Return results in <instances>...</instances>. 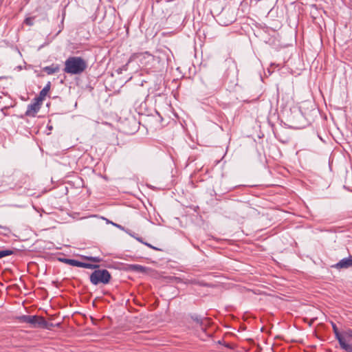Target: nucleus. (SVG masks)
Listing matches in <instances>:
<instances>
[{"label": "nucleus", "instance_id": "obj_1", "mask_svg": "<svg viewBox=\"0 0 352 352\" xmlns=\"http://www.w3.org/2000/svg\"><path fill=\"white\" fill-rule=\"evenodd\" d=\"M87 68V61L80 56H69L65 62L63 71L69 74L79 75Z\"/></svg>", "mask_w": 352, "mask_h": 352}, {"label": "nucleus", "instance_id": "obj_2", "mask_svg": "<svg viewBox=\"0 0 352 352\" xmlns=\"http://www.w3.org/2000/svg\"><path fill=\"white\" fill-rule=\"evenodd\" d=\"M18 320L21 322L30 324L35 328H43L51 329L54 326L52 323H49L43 316H29L23 315L18 318Z\"/></svg>", "mask_w": 352, "mask_h": 352}, {"label": "nucleus", "instance_id": "obj_3", "mask_svg": "<svg viewBox=\"0 0 352 352\" xmlns=\"http://www.w3.org/2000/svg\"><path fill=\"white\" fill-rule=\"evenodd\" d=\"M111 279V275L107 270H96L90 275V281L97 285L100 283L108 284Z\"/></svg>", "mask_w": 352, "mask_h": 352}, {"label": "nucleus", "instance_id": "obj_4", "mask_svg": "<svg viewBox=\"0 0 352 352\" xmlns=\"http://www.w3.org/2000/svg\"><path fill=\"white\" fill-rule=\"evenodd\" d=\"M333 333L335 334L336 340L340 346V348L344 350L346 352H352V344H349L347 341L350 339V337L346 336L347 330L340 333L336 326V324L331 322Z\"/></svg>", "mask_w": 352, "mask_h": 352}, {"label": "nucleus", "instance_id": "obj_5", "mask_svg": "<svg viewBox=\"0 0 352 352\" xmlns=\"http://www.w3.org/2000/svg\"><path fill=\"white\" fill-rule=\"evenodd\" d=\"M218 17L220 23L224 26L232 24L236 19L234 11L226 9L222 10Z\"/></svg>", "mask_w": 352, "mask_h": 352}, {"label": "nucleus", "instance_id": "obj_6", "mask_svg": "<svg viewBox=\"0 0 352 352\" xmlns=\"http://www.w3.org/2000/svg\"><path fill=\"white\" fill-rule=\"evenodd\" d=\"M41 102L36 98H34V102L28 106L25 116L34 117L41 108Z\"/></svg>", "mask_w": 352, "mask_h": 352}, {"label": "nucleus", "instance_id": "obj_7", "mask_svg": "<svg viewBox=\"0 0 352 352\" xmlns=\"http://www.w3.org/2000/svg\"><path fill=\"white\" fill-rule=\"evenodd\" d=\"M333 267L337 269H347L352 267V256L340 260Z\"/></svg>", "mask_w": 352, "mask_h": 352}, {"label": "nucleus", "instance_id": "obj_8", "mask_svg": "<svg viewBox=\"0 0 352 352\" xmlns=\"http://www.w3.org/2000/svg\"><path fill=\"white\" fill-rule=\"evenodd\" d=\"M43 71L46 72L48 75H50L58 72L60 71V67L58 65L52 64L50 66L43 67Z\"/></svg>", "mask_w": 352, "mask_h": 352}, {"label": "nucleus", "instance_id": "obj_9", "mask_svg": "<svg viewBox=\"0 0 352 352\" xmlns=\"http://www.w3.org/2000/svg\"><path fill=\"white\" fill-rule=\"evenodd\" d=\"M51 87V82H48L46 86L40 91L39 96L36 98L38 101L43 102L47 93L50 91Z\"/></svg>", "mask_w": 352, "mask_h": 352}, {"label": "nucleus", "instance_id": "obj_10", "mask_svg": "<svg viewBox=\"0 0 352 352\" xmlns=\"http://www.w3.org/2000/svg\"><path fill=\"white\" fill-rule=\"evenodd\" d=\"M58 261H60L62 263H64L65 264H68L72 266L79 267L80 266V261L75 260V259H70V258H59Z\"/></svg>", "mask_w": 352, "mask_h": 352}, {"label": "nucleus", "instance_id": "obj_11", "mask_svg": "<svg viewBox=\"0 0 352 352\" xmlns=\"http://www.w3.org/2000/svg\"><path fill=\"white\" fill-rule=\"evenodd\" d=\"M191 318L195 321L196 322L197 324H199L201 329H204V327H203V324L204 322H205L206 321H208V318H200L199 316H197V315H195V316H191Z\"/></svg>", "mask_w": 352, "mask_h": 352}, {"label": "nucleus", "instance_id": "obj_12", "mask_svg": "<svg viewBox=\"0 0 352 352\" xmlns=\"http://www.w3.org/2000/svg\"><path fill=\"white\" fill-rule=\"evenodd\" d=\"M80 267H83V268H87V269H94L95 270H98L100 265H97V264H91V263H84V262H80Z\"/></svg>", "mask_w": 352, "mask_h": 352}, {"label": "nucleus", "instance_id": "obj_13", "mask_svg": "<svg viewBox=\"0 0 352 352\" xmlns=\"http://www.w3.org/2000/svg\"><path fill=\"white\" fill-rule=\"evenodd\" d=\"M81 258L82 260L91 261L94 263H100V261H102V258H100V257L82 256Z\"/></svg>", "mask_w": 352, "mask_h": 352}, {"label": "nucleus", "instance_id": "obj_14", "mask_svg": "<svg viewBox=\"0 0 352 352\" xmlns=\"http://www.w3.org/2000/svg\"><path fill=\"white\" fill-rule=\"evenodd\" d=\"M131 269L138 272L144 273L146 272V267L140 265H131Z\"/></svg>", "mask_w": 352, "mask_h": 352}, {"label": "nucleus", "instance_id": "obj_15", "mask_svg": "<svg viewBox=\"0 0 352 352\" xmlns=\"http://www.w3.org/2000/svg\"><path fill=\"white\" fill-rule=\"evenodd\" d=\"M14 251L12 250H1L0 251V258L10 256L14 254Z\"/></svg>", "mask_w": 352, "mask_h": 352}, {"label": "nucleus", "instance_id": "obj_16", "mask_svg": "<svg viewBox=\"0 0 352 352\" xmlns=\"http://www.w3.org/2000/svg\"><path fill=\"white\" fill-rule=\"evenodd\" d=\"M138 56V54H133V55L130 57V58H129V60L128 63H127L126 65H123V66H122V68H120V70H123V69H124V70H126V68H127V65H128V64H129L131 61H132L134 58H137Z\"/></svg>", "mask_w": 352, "mask_h": 352}, {"label": "nucleus", "instance_id": "obj_17", "mask_svg": "<svg viewBox=\"0 0 352 352\" xmlns=\"http://www.w3.org/2000/svg\"><path fill=\"white\" fill-rule=\"evenodd\" d=\"M192 283H193L195 284H198L200 286L212 287L211 284H209V283H204V282H200V281H197V280H192Z\"/></svg>", "mask_w": 352, "mask_h": 352}, {"label": "nucleus", "instance_id": "obj_18", "mask_svg": "<svg viewBox=\"0 0 352 352\" xmlns=\"http://www.w3.org/2000/svg\"><path fill=\"white\" fill-rule=\"evenodd\" d=\"M33 17H28L25 19L24 23L28 25H33Z\"/></svg>", "mask_w": 352, "mask_h": 352}, {"label": "nucleus", "instance_id": "obj_19", "mask_svg": "<svg viewBox=\"0 0 352 352\" xmlns=\"http://www.w3.org/2000/svg\"><path fill=\"white\" fill-rule=\"evenodd\" d=\"M208 321H206L205 322H204L203 324V327H204V329H201L204 331H206V329L208 327H209L210 324H211V320L210 318H208Z\"/></svg>", "mask_w": 352, "mask_h": 352}, {"label": "nucleus", "instance_id": "obj_20", "mask_svg": "<svg viewBox=\"0 0 352 352\" xmlns=\"http://www.w3.org/2000/svg\"><path fill=\"white\" fill-rule=\"evenodd\" d=\"M144 244H145L146 246L149 247L150 248H152L153 250H162L161 249H159L156 247H154L151 244H149V243H144Z\"/></svg>", "mask_w": 352, "mask_h": 352}, {"label": "nucleus", "instance_id": "obj_21", "mask_svg": "<svg viewBox=\"0 0 352 352\" xmlns=\"http://www.w3.org/2000/svg\"><path fill=\"white\" fill-rule=\"evenodd\" d=\"M346 336L347 337H350V338H352V329H347V332L346 333Z\"/></svg>", "mask_w": 352, "mask_h": 352}, {"label": "nucleus", "instance_id": "obj_22", "mask_svg": "<svg viewBox=\"0 0 352 352\" xmlns=\"http://www.w3.org/2000/svg\"><path fill=\"white\" fill-rule=\"evenodd\" d=\"M315 319H312V320H310L309 322H308V324L309 326H311L313 322H314Z\"/></svg>", "mask_w": 352, "mask_h": 352}, {"label": "nucleus", "instance_id": "obj_23", "mask_svg": "<svg viewBox=\"0 0 352 352\" xmlns=\"http://www.w3.org/2000/svg\"><path fill=\"white\" fill-rule=\"evenodd\" d=\"M136 239H137V240H138V241H139L140 242L143 243H144V242H143V241H142V238L137 237Z\"/></svg>", "mask_w": 352, "mask_h": 352}, {"label": "nucleus", "instance_id": "obj_24", "mask_svg": "<svg viewBox=\"0 0 352 352\" xmlns=\"http://www.w3.org/2000/svg\"><path fill=\"white\" fill-rule=\"evenodd\" d=\"M112 223L113 226H116V227H118V228H122V227H121V226H120V225H118V224H116V223Z\"/></svg>", "mask_w": 352, "mask_h": 352}, {"label": "nucleus", "instance_id": "obj_25", "mask_svg": "<svg viewBox=\"0 0 352 352\" xmlns=\"http://www.w3.org/2000/svg\"><path fill=\"white\" fill-rule=\"evenodd\" d=\"M162 0H156L157 2H160Z\"/></svg>", "mask_w": 352, "mask_h": 352}, {"label": "nucleus", "instance_id": "obj_26", "mask_svg": "<svg viewBox=\"0 0 352 352\" xmlns=\"http://www.w3.org/2000/svg\"><path fill=\"white\" fill-rule=\"evenodd\" d=\"M304 320H305V322H307V318H305V319H304Z\"/></svg>", "mask_w": 352, "mask_h": 352}]
</instances>
